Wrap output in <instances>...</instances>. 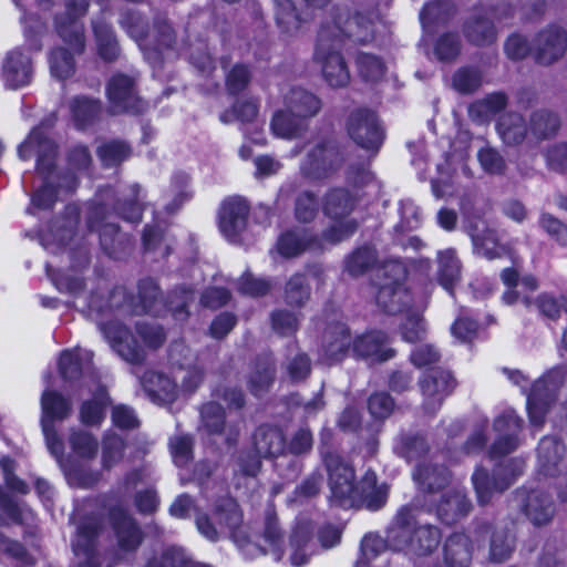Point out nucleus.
I'll list each match as a JSON object with an SVG mask.
<instances>
[{"mask_svg": "<svg viewBox=\"0 0 567 567\" xmlns=\"http://www.w3.org/2000/svg\"><path fill=\"white\" fill-rule=\"evenodd\" d=\"M328 471V505L331 508H365L377 512L383 508L389 498L390 487L378 483L377 473L368 468L357 481L353 463H326Z\"/></svg>", "mask_w": 567, "mask_h": 567, "instance_id": "1", "label": "nucleus"}, {"mask_svg": "<svg viewBox=\"0 0 567 567\" xmlns=\"http://www.w3.org/2000/svg\"><path fill=\"white\" fill-rule=\"evenodd\" d=\"M53 123L42 121L33 126L27 137L18 145L17 153L21 161L35 156V171L42 184L31 196L32 205L40 210H52L59 199L60 187L50 182L58 168L59 145L50 136Z\"/></svg>", "mask_w": 567, "mask_h": 567, "instance_id": "2", "label": "nucleus"}, {"mask_svg": "<svg viewBox=\"0 0 567 567\" xmlns=\"http://www.w3.org/2000/svg\"><path fill=\"white\" fill-rule=\"evenodd\" d=\"M89 6V0H66L64 11L54 16L56 34L69 47H54L49 53L51 75L60 81H65L75 74V55H81L85 51L82 18L86 14Z\"/></svg>", "mask_w": 567, "mask_h": 567, "instance_id": "3", "label": "nucleus"}, {"mask_svg": "<svg viewBox=\"0 0 567 567\" xmlns=\"http://www.w3.org/2000/svg\"><path fill=\"white\" fill-rule=\"evenodd\" d=\"M473 13L461 25L465 41L475 48H489L498 40L497 25H507L516 13L511 0H478L472 8Z\"/></svg>", "mask_w": 567, "mask_h": 567, "instance_id": "4", "label": "nucleus"}, {"mask_svg": "<svg viewBox=\"0 0 567 567\" xmlns=\"http://www.w3.org/2000/svg\"><path fill=\"white\" fill-rule=\"evenodd\" d=\"M17 463H0L4 485H0V526L17 525L24 527L23 538L32 536L31 528L38 527L37 512L16 495L30 493L29 484L16 474Z\"/></svg>", "mask_w": 567, "mask_h": 567, "instance_id": "5", "label": "nucleus"}, {"mask_svg": "<svg viewBox=\"0 0 567 567\" xmlns=\"http://www.w3.org/2000/svg\"><path fill=\"white\" fill-rule=\"evenodd\" d=\"M409 271L398 259H389L377 268L372 286L375 288V303L390 316L408 310L413 303V293L406 286Z\"/></svg>", "mask_w": 567, "mask_h": 567, "instance_id": "6", "label": "nucleus"}, {"mask_svg": "<svg viewBox=\"0 0 567 567\" xmlns=\"http://www.w3.org/2000/svg\"><path fill=\"white\" fill-rule=\"evenodd\" d=\"M560 463H540L534 486V527L551 522L556 505L554 495L560 504L567 503V472L557 474Z\"/></svg>", "mask_w": 567, "mask_h": 567, "instance_id": "7", "label": "nucleus"}, {"mask_svg": "<svg viewBox=\"0 0 567 567\" xmlns=\"http://www.w3.org/2000/svg\"><path fill=\"white\" fill-rule=\"evenodd\" d=\"M319 29H327L330 38L339 39L341 45L346 40L367 45L375 39L374 20L371 12L354 11L338 6L331 9V20L321 22Z\"/></svg>", "mask_w": 567, "mask_h": 567, "instance_id": "8", "label": "nucleus"}, {"mask_svg": "<svg viewBox=\"0 0 567 567\" xmlns=\"http://www.w3.org/2000/svg\"><path fill=\"white\" fill-rule=\"evenodd\" d=\"M106 218V206L96 203L89 208L86 227L89 231H97L100 247L105 256L113 260H125L134 249L132 235L122 231L120 225L103 223Z\"/></svg>", "mask_w": 567, "mask_h": 567, "instance_id": "9", "label": "nucleus"}, {"mask_svg": "<svg viewBox=\"0 0 567 567\" xmlns=\"http://www.w3.org/2000/svg\"><path fill=\"white\" fill-rule=\"evenodd\" d=\"M344 130L349 138L371 157L379 154L386 138L380 116L367 106L355 107L348 114Z\"/></svg>", "mask_w": 567, "mask_h": 567, "instance_id": "10", "label": "nucleus"}, {"mask_svg": "<svg viewBox=\"0 0 567 567\" xmlns=\"http://www.w3.org/2000/svg\"><path fill=\"white\" fill-rule=\"evenodd\" d=\"M344 146L333 136L319 140L301 162L300 173L309 181H324L344 164Z\"/></svg>", "mask_w": 567, "mask_h": 567, "instance_id": "11", "label": "nucleus"}, {"mask_svg": "<svg viewBox=\"0 0 567 567\" xmlns=\"http://www.w3.org/2000/svg\"><path fill=\"white\" fill-rule=\"evenodd\" d=\"M339 39L330 38L327 29H319L313 60L320 64L322 75L331 87H344L350 82V71L341 53Z\"/></svg>", "mask_w": 567, "mask_h": 567, "instance_id": "12", "label": "nucleus"}, {"mask_svg": "<svg viewBox=\"0 0 567 567\" xmlns=\"http://www.w3.org/2000/svg\"><path fill=\"white\" fill-rule=\"evenodd\" d=\"M105 95L109 102V113L112 115H142L148 109V103L140 95L135 78L115 72L107 80Z\"/></svg>", "mask_w": 567, "mask_h": 567, "instance_id": "13", "label": "nucleus"}, {"mask_svg": "<svg viewBox=\"0 0 567 567\" xmlns=\"http://www.w3.org/2000/svg\"><path fill=\"white\" fill-rule=\"evenodd\" d=\"M107 519L116 542L114 563H120L126 555L135 556L145 540V533L137 519L120 505L109 508Z\"/></svg>", "mask_w": 567, "mask_h": 567, "instance_id": "14", "label": "nucleus"}, {"mask_svg": "<svg viewBox=\"0 0 567 567\" xmlns=\"http://www.w3.org/2000/svg\"><path fill=\"white\" fill-rule=\"evenodd\" d=\"M520 463H494L492 471L476 466L472 482L480 505L488 504L495 493L508 489L522 474Z\"/></svg>", "mask_w": 567, "mask_h": 567, "instance_id": "15", "label": "nucleus"}, {"mask_svg": "<svg viewBox=\"0 0 567 567\" xmlns=\"http://www.w3.org/2000/svg\"><path fill=\"white\" fill-rule=\"evenodd\" d=\"M417 385L424 398L423 410L429 415H435L457 386L453 373L442 367L426 369L419 378Z\"/></svg>", "mask_w": 567, "mask_h": 567, "instance_id": "16", "label": "nucleus"}, {"mask_svg": "<svg viewBox=\"0 0 567 567\" xmlns=\"http://www.w3.org/2000/svg\"><path fill=\"white\" fill-rule=\"evenodd\" d=\"M523 425V419L513 409H506L494 417L492 427L496 437L487 450L489 461H499L518 449Z\"/></svg>", "mask_w": 567, "mask_h": 567, "instance_id": "17", "label": "nucleus"}, {"mask_svg": "<svg viewBox=\"0 0 567 567\" xmlns=\"http://www.w3.org/2000/svg\"><path fill=\"white\" fill-rule=\"evenodd\" d=\"M389 333L381 329H368L352 340V357L373 364H382L398 355L391 346Z\"/></svg>", "mask_w": 567, "mask_h": 567, "instance_id": "18", "label": "nucleus"}, {"mask_svg": "<svg viewBox=\"0 0 567 567\" xmlns=\"http://www.w3.org/2000/svg\"><path fill=\"white\" fill-rule=\"evenodd\" d=\"M330 0H300V8L292 0H275V17L279 29L287 34L298 32L311 21L316 10L324 9Z\"/></svg>", "mask_w": 567, "mask_h": 567, "instance_id": "19", "label": "nucleus"}, {"mask_svg": "<svg viewBox=\"0 0 567 567\" xmlns=\"http://www.w3.org/2000/svg\"><path fill=\"white\" fill-rule=\"evenodd\" d=\"M250 214L249 203L240 196L226 197L219 205L217 224L229 241H238L246 230Z\"/></svg>", "mask_w": 567, "mask_h": 567, "instance_id": "20", "label": "nucleus"}, {"mask_svg": "<svg viewBox=\"0 0 567 567\" xmlns=\"http://www.w3.org/2000/svg\"><path fill=\"white\" fill-rule=\"evenodd\" d=\"M476 542L489 540L488 558L493 563H504L511 558L516 547V536L508 527H498L491 522H480L475 525Z\"/></svg>", "mask_w": 567, "mask_h": 567, "instance_id": "21", "label": "nucleus"}, {"mask_svg": "<svg viewBox=\"0 0 567 567\" xmlns=\"http://www.w3.org/2000/svg\"><path fill=\"white\" fill-rule=\"evenodd\" d=\"M412 478L419 493L432 495L449 486L452 473L446 463H416Z\"/></svg>", "mask_w": 567, "mask_h": 567, "instance_id": "22", "label": "nucleus"}, {"mask_svg": "<svg viewBox=\"0 0 567 567\" xmlns=\"http://www.w3.org/2000/svg\"><path fill=\"white\" fill-rule=\"evenodd\" d=\"M473 509L471 498L465 491L452 488L441 494L435 504V514L441 523L451 526L466 517Z\"/></svg>", "mask_w": 567, "mask_h": 567, "instance_id": "23", "label": "nucleus"}, {"mask_svg": "<svg viewBox=\"0 0 567 567\" xmlns=\"http://www.w3.org/2000/svg\"><path fill=\"white\" fill-rule=\"evenodd\" d=\"M360 196L344 186L330 187L322 198L321 208L331 220L348 218L355 209Z\"/></svg>", "mask_w": 567, "mask_h": 567, "instance_id": "24", "label": "nucleus"}, {"mask_svg": "<svg viewBox=\"0 0 567 567\" xmlns=\"http://www.w3.org/2000/svg\"><path fill=\"white\" fill-rule=\"evenodd\" d=\"M40 424L62 423L73 413V402L68 395L55 389H45L40 396Z\"/></svg>", "mask_w": 567, "mask_h": 567, "instance_id": "25", "label": "nucleus"}, {"mask_svg": "<svg viewBox=\"0 0 567 567\" xmlns=\"http://www.w3.org/2000/svg\"><path fill=\"white\" fill-rule=\"evenodd\" d=\"M567 48V35L558 27L540 31L534 48L535 59L542 64H550L563 56Z\"/></svg>", "mask_w": 567, "mask_h": 567, "instance_id": "26", "label": "nucleus"}, {"mask_svg": "<svg viewBox=\"0 0 567 567\" xmlns=\"http://www.w3.org/2000/svg\"><path fill=\"white\" fill-rule=\"evenodd\" d=\"M32 60L20 49L7 53L2 64V76L11 89H20L28 85L32 79Z\"/></svg>", "mask_w": 567, "mask_h": 567, "instance_id": "27", "label": "nucleus"}, {"mask_svg": "<svg viewBox=\"0 0 567 567\" xmlns=\"http://www.w3.org/2000/svg\"><path fill=\"white\" fill-rule=\"evenodd\" d=\"M252 441L256 452L261 457L278 458L286 456V436L277 425L260 424L254 432Z\"/></svg>", "mask_w": 567, "mask_h": 567, "instance_id": "28", "label": "nucleus"}, {"mask_svg": "<svg viewBox=\"0 0 567 567\" xmlns=\"http://www.w3.org/2000/svg\"><path fill=\"white\" fill-rule=\"evenodd\" d=\"M70 113L74 127L79 131H85L101 120L103 104L100 99L75 95L70 102Z\"/></svg>", "mask_w": 567, "mask_h": 567, "instance_id": "29", "label": "nucleus"}, {"mask_svg": "<svg viewBox=\"0 0 567 567\" xmlns=\"http://www.w3.org/2000/svg\"><path fill=\"white\" fill-rule=\"evenodd\" d=\"M111 343L125 361L138 365L145 362V350L124 324L118 323L112 327Z\"/></svg>", "mask_w": 567, "mask_h": 567, "instance_id": "30", "label": "nucleus"}, {"mask_svg": "<svg viewBox=\"0 0 567 567\" xmlns=\"http://www.w3.org/2000/svg\"><path fill=\"white\" fill-rule=\"evenodd\" d=\"M137 301L133 305V313L137 316H158L163 301V291L159 284L151 277H145L137 282Z\"/></svg>", "mask_w": 567, "mask_h": 567, "instance_id": "31", "label": "nucleus"}, {"mask_svg": "<svg viewBox=\"0 0 567 567\" xmlns=\"http://www.w3.org/2000/svg\"><path fill=\"white\" fill-rule=\"evenodd\" d=\"M565 374L560 369L550 370L534 384V414L539 410L544 413L557 398L558 390L563 385ZM536 415H534V425Z\"/></svg>", "mask_w": 567, "mask_h": 567, "instance_id": "32", "label": "nucleus"}, {"mask_svg": "<svg viewBox=\"0 0 567 567\" xmlns=\"http://www.w3.org/2000/svg\"><path fill=\"white\" fill-rule=\"evenodd\" d=\"M394 453L405 461H424L431 446L424 432H402L393 444Z\"/></svg>", "mask_w": 567, "mask_h": 567, "instance_id": "33", "label": "nucleus"}, {"mask_svg": "<svg viewBox=\"0 0 567 567\" xmlns=\"http://www.w3.org/2000/svg\"><path fill=\"white\" fill-rule=\"evenodd\" d=\"M472 553V540L462 532L452 533L443 544V559L446 567H468Z\"/></svg>", "mask_w": 567, "mask_h": 567, "instance_id": "34", "label": "nucleus"}, {"mask_svg": "<svg viewBox=\"0 0 567 567\" xmlns=\"http://www.w3.org/2000/svg\"><path fill=\"white\" fill-rule=\"evenodd\" d=\"M276 379L275 361L267 354H259L254 361L252 371L248 378L247 386L249 392L260 398L267 393Z\"/></svg>", "mask_w": 567, "mask_h": 567, "instance_id": "35", "label": "nucleus"}, {"mask_svg": "<svg viewBox=\"0 0 567 567\" xmlns=\"http://www.w3.org/2000/svg\"><path fill=\"white\" fill-rule=\"evenodd\" d=\"M379 252L370 244L355 247L343 260L344 271L352 278H359L377 268Z\"/></svg>", "mask_w": 567, "mask_h": 567, "instance_id": "36", "label": "nucleus"}, {"mask_svg": "<svg viewBox=\"0 0 567 567\" xmlns=\"http://www.w3.org/2000/svg\"><path fill=\"white\" fill-rule=\"evenodd\" d=\"M285 103L289 111H292L305 122L318 115L322 109L320 97L302 87H292L286 95Z\"/></svg>", "mask_w": 567, "mask_h": 567, "instance_id": "37", "label": "nucleus"}, {"mask_svg": "<svg viewBox=\"0 0 567 567\" xmlns=\"http://www.w3.org/2000/svg\"><path fill=\"white\" fill-rule=\"evenodd\" d=\"M96 54L105 63L115 62L121 54V47L113 27L105 21L93 23Z\"/></svg>", "mask_w": 567, "mask_h": 567, "instance_id": "38", "label": "nucleus"}, {"mask_svg": "<svg viewBox=\"0 0 567 567\" xmlns=\"http://www.w3.org/2000/svg\"><path fill=\"white\" fill-rule=\"evenodd\" d=\"M471 237L478 254L487 260L499 259L511 255V247L499 241L498 234L489 227L483 228L481 231L475 227Z\"/></svg>", "mask_w": 567, "mask_h": 567, "instance_id": "39", "label": "nucleus"}, {"mask_svg": "<svg viewBox=\"0 0 567 567\" xmlns=\"http://www.w3.org/2000/svg\"><path fill=\"white\" fill-rule=\"evenodd\" d=\"M496 130L504 144L516 146L525 141L528 125L525 117L519 113L507 112L497 120Z\"/></svg>", "mask_w": 567, "mask_h": 567, "instance_id": "40", "label": "nucleus"}, {"mask_svg": "<svg viewBox=\"0 0 567 567\" xmlns=\"http://www.w3.org/2000/svg\"><path fill=\"white\" fill-rule=\"evenodd\" d=\"M96 156L103 168H116L133 155L132 145L122 138H111L96 147Z\"/></svg>", "mask_w": 567, "mask_h": 567, "instance_id": "41", "label": "nucleus"}, {"mask_svg": "<svg viewBox=\"0 0 567 567\" xmlns=\"http://www.w3.org/2000/svg\"><path fill=\"white\" fill-rule=\"evenodd\" d=\"M272 133L282 138H298L308 130V122L301 120L289 109L277 110L270 121Z\"/></svg>", "mask_w": 567, "mask_h": 567, "instance_id": "42", "label": "nucleus"}, {"mask_svg": "<svg viewBox=\"0 0 567 567\" xmlns=\"http://www.w3.org/2000/svg\"><path fill=\"white\" fill-rule=\"evenodd\" d=\"M311 297V286L307 274L297 271L286 281L282 298L285 303L292 310L302 309Z\"/></svg>", "mask_w": 567, "mask_h": 567, "instance_id": "43", "label": "nucleus"}, {"mask_svg": "<svg viewBox=\"0 0 567 567\" xmlns=\"http://www.w3.org/2000/svg\"><path fill=\"white\" fill-rule=\"evenodd\" d=\"M351 329L344 323H336L329 336V340L324 346V355L331 362L343 361L349 353H352Z\"/></svg>", "mask_w": 567, "mask_h": 567, "instance_id": "44", "label": "nucleus"}, {"mask_svg": "<svg viewBox=\"0 0 567 567\" xmlns=\"http://www.w3.org/2000/svg\"><path fill=\"white\" fill-rule=\"evenodd\" d=\"M101 526L94 522H83L76 528L75 538L72 540V549L76 557L84 555L97 556L99 537Z\"/></svg>", "mask_w": 567, "mask_h": 567, "instance_id": "45", "label": "nucleus"}, {"mask_svg": "<svg viewBox=\"0 0 567 567\" xmlns=\"http://www.w3.org/2000/svg\"><path fill=\"white\" fill-rule=\"evenodd\" d=\"M437 282L449 293H454L456 282L461 278V262L453 249L439 252Z\"/></svg>", "mask_w": 567, "mask_h": 567, "instance_id": "46", "label": "nucleus"}, {"mask_svg": "<svg viewBox=\"0 0 567 567\" xmlns=\"http://www.w3.org/2000/svg\"><path fill=\"white\" fill-rule=\"evenodd\" d=\"M442 540V532L431 524L419 525L413 529L410 551L416 556H427L434 553Z\"/></svg>", "mask_w": 567, "mask_h": 567, "instance_id": "47", "label": "nucleus"}, {"mask_svg": "<svg viewBox=\"0 0 567 567\" xmlns=\"http://www.w3.org/2000/svg\"><path fill=\"white\" fill-rule=\"evenodd\" d=\"M90 463H59L68 484L75 488L94 487L102 477L101 471H93Z\"/></svg>", "mask_w": 567, "mask_h": 567, "instance_id": "48", "label": "nucleus"}, {"mask_svg": "<svg viewBox=\"0 0 567 567\" xmlns=\"http://www.w3.org/2000/svg\"><path fill=\"white\" fill-rule=\"evenodd\" d=\"M501 280L505 285L506 290L502 295L504 303L512 306L518 301L529 305L530 300L528 296L520 297L517 287L522 284L524 287L532 288V276H525L520 279L519 271L514 267L504 268L501 271Z\"/></svg>", "mask_w": 567, "mask_h": 567, "instance_id": "49", "label": "nucleus"}, {"mask_svg": "<svg viewBox=\"0 0 567 567\" xmlns=\"http://www.w3.org/2000/svg\"><path fill=\"white\" fill-rule=\"evenodd\" d=\"M69 446L71 452L82 461H92L99 452L97 437L85 430L72 429L69 434Z\"/></svg>", "mask_w": 567, "mask_h": 567, "instance_id": "50", "label": "nucleus"}, {"mask_svg": "<svg viewBox=\"0 0 567 567\" xmlns=\"http://www.w3.org/2000/svg\"><path fill=\"white\" fill-rule=\"evenodd\" d=\"M313 240V237H306L300 235L297 230L287 229L279 235L276 248L281 257L291 259L308 250Z\"/></svg>", "mask_w": 567, "mask_h": 567, "instance_id": "51", "label": "nucleus"}, {"mask_svg": "<svg viewBox=\"0 0 567 567\" xmlns=\"http://www.w3.org/2000/svg\"><path fill=\"white\" fill-rule=\"evenodd\" d=\"M121 298L126 300L128 297L132 298L131 295L127 293L126 289L123 286H114L105 297L97 289H94L90 292L87 297V308L91 311L96 312L97 315H106L107 312L113 311L114 309H118L122 307V302L114 301L115 298Z\"/></svg>", "mask_w": 567, "mask_h": 567, "instance_id": "52", "label": "nucleus"}, {"mask_svg": "<svg viewBox=\"0 0 567 567\" xmlns=\"http://www.w3.org/2000/svg\"><path fill=\"white\" fill-rule=\"evenodd\" d=\"M195 300V289L192 286L178 285L168 291L165 307L174 317H189V307Z\"/></svg>", "mask_w": 567, "mask_h": 567, "instance_id": "53", "label": "nucleus"}, {"mask_svg": "<svg viewBox=\"0 0 567 567\" xmlns=\"http://www.w3.org/2000/svg\"><path fill=\"white\" fill-rule=\"evenodd\" d=\"M213 517L220 528H226L230 532L235 530L243 520L239 506L233 498L217 501L213 508Z\"/></svg>", "mask_w": 567, "mask_h": 567, "instance_id": "54", "label": "nucleus"}, {"mask_svg": "<svg viewBox=\"0 0 567 567\" xmlns=\"http://www.w3.org/2000/svg\"><path fill=\"white\" fill-rule=\"evenodd\" d=\"M483 83L482 71L473 65L460 66L452 75V86L460 94L475 93Z\"/></svg>", "mask_w": 567, "mask_h": 567, "instance_id": "55", "label": "nucleus"}, {"mask_svg": "<svg viewBox=\"0 0 567 567\" xmlns=\"http://www.w3.org/2000/svg\"><path fill=\"white\" fill-rule=\"evenodd\" d=\"M462 51V42L457 32L445 31L434 41L433 53L443 63L455 61Z\"/></svg>", "mask_w": 567, "mask_h": 567, "instance_id": "56", "label": "nucleus"}, {"mask_svg": "<svg viewBox=\"0 0 567 567\" xmlns=\"http://www.w3.org/2000/svg\"><path fill=\"white\" fill-rule=\"evenodd\" d=\"M200 419L209 435H220L226 429V411L217 401H208L200 408Z\"/></svg>", "mask_w": 567, "mask_h": 567, "instance_id": "57", "label": "nucleus"}, {"mask_svg": "<svg viewBox=\"0 0 567 567\" xmlns=\"http://www.w3.org/2000/svg\"><path fill=\"white\" fill-rule=\"evenodd\" d=\"M112 209L123 220L140 224L143 219L144 205L138 200V186H135L130 197L115 198Z\"/></svg>", "mask_w": 567, "mask_h": 567, "instance_id": "58", "label": "nucleus"}, {"mask_svg": "<svg viewBox=\"0 0 567 567\" xmlns=\"http://www.w3.org/2000/svg\"><path fill=\"white\" fill-rule=\"evenodd\" d=\"M355 65L360 78L364 82H377L384 76L386 71L382 58L368 52H359L357 54Z\"/></svg>", "mask_w": 567, "mask_h": 567, "instance_id": "59", "label": "nucleus"}, {"mask_svg": "<svg viewBox=\"0 0 567 567\" xmlns=\"http://www.w3.org/2000/svg\"><path fill=\"white\" fill-rule=\"evenodd\" d=\"M58 371L64 382L80 381L83 375V360L80 353L74 350H63L58 360Z\"/></svg>", "mask_w": 567, "mask_h": 567, "instance_id": "60", "label": "nucleus"}, {"mask_svg": "<svg viewBox=\"0 0 567 567\" xmlns=\"http://www.w3.org/2000/svg\"><path fill=\"white\" fill-rule=\"evenodd\" d=\"M109 398L84 400L79 409V421L87 427L100 426L104 419Z\"/></svg>", "mask_w": 567, "mask_h": 567, "instance_id": "61", "label": "nucleus"}, {"mask_svg": "<svg viewBox=\"0 0 567 567\" xmlns=\"http://www.w3.org/2000/svg\"><path fill=\"white\" fill-rule=\"evenodd\" d=\"M295 218L302 224L313 221L319 213V197L312 190L300 192L295 198Z\"/></svg>", "mask_w": 567, "mask_h": 567, "instance_id": "62", "label": "nucleus"}, {"mask_svg": "<svg viewBox=\"0 0 567 567\" xmlns=\"http://www.w3.org/2000/svg\"><path fill=\"white\" fill-rule=\"evenodd\" d=\"M271 280L255 277L249 270H246L237 282V292L250 298H262L271 291Z\"/></svg>", "mask_w": 567, "mask_h": 567, "instance_id": "63", "label": "nucleus"}, {"mask_svg": "<svg viewBox=\"0 0 567 567\" xmlns=\"http://www.w3.org/2000/svg\"><path fill=\"white\" fill-rule=\"evenodd\" d=\"M181 471L182 483L196 482L199 487L205 486L217 463H175Z\"/></svg>", "mask_w": 567, "mask_h": 567, "instance_id": "64", "label": "nucleus"}]
</instances>
